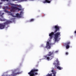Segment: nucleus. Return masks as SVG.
<instances>
[{
	"instance_id": "nucleus-1",
	"label": "nucleus",
	"mask_w": 76,
	"mask_h": 76,
	"mask_svg": "<svg viewBox=\"0 0 76 76\" xmlns=\"http://www.w3.org/2000/svg\"><path fill=\"white\" fill-rule=\"evenodd\" d=\"M54 29H55V30L54 32H52L49 34V36L50 37V38L52 39L53 37V36L54 35V38L55 39V42L57 41L58 38V37L60 36V32H58L57 33L58 31H60V27L59 26H55L54 27Z\"/></svg>"
},
{
	"instance_id": "nucleus-4",
	"label": "nucleus",
	"mask_w": 76,
	"mask_h": 76,
	"mask_svg": "<svg viewBox=\"0 0 76 76\" xmlns=\"http://www.w3.org/2000/svg\"><path fill=\"white\" fill-rule=\"evenodd\" d=\"M38 69H33L31 70L30 72L28 73V75H29L30 76H34L35 75H37L38 73L37 72H38Z\"/></svg>"
},
{
	"instance_id": "nucleus-13",
	"label": "nucleus",
	"mask_w": 76,
	"mask_h": 76,
	"mask_svg": "<svg viewBox=\"0 0 76 76\" xmlns=\"http://www.w3.org/2000/svg\"><path fill=\"white\" fill-rule=\"evenodd\" d=\"M0 21H6V19L3 18V19L1 18H0Z\"/></svg>"
},
{
	"instance_id": "nucleus-3",
	"label": "nucleus",
	"mask_w": 76,
	"mask_h": 76,
	"mask_svg": "<svg viewBox=\"0 0 76 76\" xmlns=\"http://www.w3.org/2000/svg\"><path fill=\"white\" fill-rule=\"evenodd\" d=\"M53 54H54V51H53L52 52L50 51L49 52V53L48 54L44 56V57L46 60H47L48 61H50V60H51L52 59L54 58V56H52V55H53Z\"/></svg>"
},
{
	"instance_id": "nucleus-7",
	"label": "nucleus",
	"mask_w": 76,
	"mask_h": 76,
	"mask_svg": "<svg viewBox=\"0 0 76 76\" xmlns=\"http://www.w3.org/2000/svg\"><path fill=\"white\" fill-rule=\"evenodd\" d=\"M45 48H48V49H50V48H51V46H50V43H49V42H47L46 44V46L45 47Z\"/></svg>"
},
{
	"instance_id": "nucleus-25",
	"label": "nucleus",
	"mask_w": 76,
	"mask_h": 76,
	"mask_svg": "<svg viewBox=\"0 0 76 76\" xmlns=\"http://www.w3.org/2000/svg\"><path fill=\"white\" fill-rule=\"evenodd\" d=\"M74 33H75V34H76V30L74 32Z\"/></svg>"
},
{
	"instance_id": "nucleus-23",
	"label": "nucleus",
	"mask_w": 76,
	"mask_h": 76,
	"mask_svg": "<svg viewBox=\"0 0 76 76\" xmlns=\"http://www.w3.org/2000/svg\"><path fill=\"white\" fill-rule=\"evenodd\" d=\"M66 55H68L69 54V53L67 52H66L65 53Z\"/></svg>"
},
{
	"instance_id": "nucleus-22",
	"label": "nucleus",
	"mask_w": 76,
	"mask_h": 76,
	"mask_svg": "<svg viewBox=\"0 0 76 76\" xmlns=\"http://www.w3.org/2000/svg\"><path fill=\"white\" fill-rule=\"evenodd\" d=\"M6 8L7 9H10V8L9 7H6Z\"/></svg>"
},
{
	"instance_id": "nucleus-10",
	"label": "nucleus",
	"mask_w": 76,
	"mask_h": 76,
	"mask_svg": "<svg viewBox=\"0 0 76 76\" xmlns=\"http://www.w3.org/2000/svg\"><path fill=\"white\" fill-rule=\"evenodd\" d=\"M16 17H17V18H21V15L18 13H17L16 14Z\"/></svg>"
},
{
	"instance_id": "nucleus-27",
	"label": "nucleus",
	"mask_w": 76,
	"mask_h": 76,
	"mask_svg": "<svg viewBox=\"0 0 76 76\" xmlns=\"http://www.w3.org/2000/svg\"><path fill=\"white\" fill-rule=\"evenodd\" d=\"M13 0V1H15V0Z\"/></svg>"
},
{
	"instance_id": "nucleus-2",
	"label": "nucleus",
	"mask_w": 76,
	"mask_h": 76,
	"mask_svg": "<svg viewBox=\"0 0 76 76\" xmlns=\"http://www.w3.org/2000/svg\"><path fill=\"white\" fill-rule=\"evenodd\" d=\"M12 5L15 6L19 7L20 8L12 6L10 8V11L11 12H16L17 10H18V12L20 10H22V6H21V5L15 4H12Z\"/></svg>"
},
{
	"instance_id": "nucleus-14",
	"label": "nucleus",
	"mask_w": 76,
	"mask_h": 76,
	"mask_svg": "<svg viewBox=\"0 0 76 76\" xmlns=\"http://www.w3.org/2000/svg\"><path fill=\"white\" fill-rule=\"evenodd\" d=\"M21 1H25L26 0H21ZM1 1H9V0H1Z\"/></svg>"
},
{
	"instance_id": "nucleus-24",
	"label": "nucleus",
	"mask_w": 76,
	"mask_h": 76,
	"mask_svg": "<svg viewBox=\"0 0 76 76\" xmlns=\"http://www.w3.org/2000/svg\"><path fill=\"white\" fill-rule=\"evenodd\" d=\"M3 4V3H2V2H0V4Z\"/></svg>"
},
{
	"instance_id": "nucleus-19",
	"label": "nucleus",
	"mask_w": 76,
	"mask_h": 76,
	"mask_svg": "<svg viewBox=\"0 0 76 76\" xmlns=\"http://www.w3.org/2000/svg\"><path fill=\"white\" fill-rule=\"evenodd\" d=\"M4 11L5 12H6V13H9V11H8L7 10H4Z\"/></svg>"
},
{
	"instance_id": "nucleus-11",
	"label": "nucleus",
	"mask_w": 76,
	"mask_h": 76,
	"mask_svg": "<svg viewBox=\"0 0 76 76\" xmlns=\"http://www.w3.org/2000/svg\"><path fill=\"white\" fill-rule=\"evenodd\" d=\"M57 69H58V70H62V69H63V67H60V66H58L57 67Z\"/></svg>"
},
{
	"instance_id": "nucleus-5",
	"label": "nucleus",
	"mask_w": 76,
	"mask_h": 76,
	"mask_svg": "<svg viewBox=\"0 0 76 76\" xmlns=\"http://www.w3.org/2000/svg\"><path fill=\"white\" fill-rule=\"evenodd\" d=\"M12 21H7L6 22L4 23H0V29H4L6 25L10 23H12Z\"/></svg>"
},
{
	"instance_id": "nucleus-6",
	"label": "nucleus",
	"mask_w": 76,
	"mask_h": 76,
	"mask_svg": "<svg viewBox=\"0 0 76 76\" xmlns=\"http://www.w3.org/2000/svg\"><path fill=\"white\" fill-rule=\"evenodd\" d=\"M56 62L57 64H56V63H53V65H55V66H60V64L59 63V61H58V59L56 60Z\"/></svg>"
},
{
	"instance_id": "nucleus-17",
	"label": "nucleus",
	"mask_w": 76,
	"mask_h": 76,
	"mask_svg": "<svg viewBox=\"0 0 76 76\" xmlns=\"http://www.w3.org/2000/svg\"><path fill=\"white\" fill-rule=\"evenodd\" d=\"M70 44V42H68L67 43H66L65 44L66 45H69Z\"/></svg>"
},
{
	"instance_id": "nucleus-18",
	"label": "nucleus",
	"mask_w": 76,
	"mask_h": 76,
	"mask_svg": "<svg viewBox=\"0 0 76 76\" xmlns=\"http://www.w3.org/2000/svg\"><path fill=\"white\" fill-rule=\"evenodd\" d=\"M46 76H52V74H48Z\"/></svg>"
},
{
	"instance_id": "nucleus-12",
	"label": "nucleus",
	"mask_w": 76,
	"mask_h": 76,
	"mask_svg": "<svg viewBox=\"0 0 76 76\" xmlns=\"http://www.w3.org/2000/svg\"><path fill=\"white\" fill-rule=\"evenodd\" d=\"M19 74H21V73L18 72L17 73H14V75H19Z\"/></svg>"
},
{
	"instance_id": "nucleus-21",
	"label": "nucleus",
	"mask_w": 76,
	"mask_h": 76,
	"mask_svg": "<svg viewBox=\"0 0 76 76\" xmlns=\"http://www.w3.org/2000/svg\"><path fill=\"white\" fill-rule=\"evenodd\" d=\"M4 13H2V14L0 15V16H1V17H3V15H4Z\"/></svg>"
},
{
	"instance_id": "nucleus-26",
	"label": "nucleus",
	"mask_w": 76,
	"mask_h": 76,
	"mask_svg": "<svg viewBox=\"0 0 76 76\" xmlns=\"http://www.w3.org/2000/svg\"><path fill=\"white\" fill-rule=\"evenodd\" d=\"M0 15H1V13L0 12Z\"/></svg>"
},
{
	"instance_id": "nucleus-16",
	"label": "nucleus",
	"mask_w": 76,
	"mask_h": 76,
	"mask_svg": "<svg viewBox=\"0 0 76 76\" xmlns=\"http://www.w3.org/2000/svg\"><path fill=\"white\" fill-rule=\"evenodd\" d=\"M34 19H31L30 20V22H34Z\"/></svg>"
},
{
	"instance_id": "nucleus-8",
	"label": "nucleus",
	"mask_w": 76,
	"mask_h": 76,
	"mask_svg": "<svg viewBox=\"0 0 76 76\" xmlns=\"http://www.w3.org/2000/svg\"><path fill=\"white\" fill-rule=\"evenodd\" d=\"M43 3H51V1L48 0H45L43 1Z\"/></svg>"
},
{
	"instance_id": "nucleus-20",
	"label": "nucleus",
	"mask_w": 76,
	"mask_h": 76,
	"mask_svg": "<svg viewBox=\"0 0 76 76\" xmlns=\"http://www.w3.org/2000/svg\"><path fill=\"white\" fill-rule=\"evenodd\" d=\"M22 13H23V12H22V11H21L20 12V16H21V15H22Z\"/></svg>"
},
{
	"instance_id": "nucleus-28",
	"label": "nucleus",
	"mask_w": 76,
	"mask_h": 76,
	"mask_svg": "<svg viewBox=\"0 0 76 76\" xmlns=\"http://www.w3.org/2000/svg\"><path fill=\"white\" fill-rule=\"evenodd\" d=\"M1 7H0V9Z\"/></svg>"
},
{
	"instance_id": "nucleus-15",
	"label": "nucleus",
	"mask_w": 76,
	"mask_h": 76,
	"mask_svg": "<svg viewBox=\"0 0 76 76\" xmlns=\"http://www.w3.org/2000/svg\"><path fill=\"white\" fill-rule=\"evenodd\" d=\"M70 48V46L69 45H66V49H68V48Z\"/></svg>"
},
{
	"instance_id": "nucleus-9",
	"label": "nucleus",
	"mask_w": 76,
	"mask_h": 76,
	"mask_svg": "<svg viewBox=\"0 0 76 76\" xmlns=\"http://www.w3.org/2000/svg\"><path fill=\"white\" fill-rule=\"evenodd\" d=\"M51 72H52V74L53 75V76H56V73H57V72L56 71L54 70H52L51 71Z\"/></svg>"
}]
</instances>
